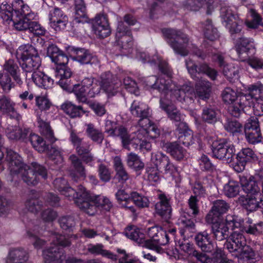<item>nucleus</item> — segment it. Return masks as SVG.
Here are the masks:
<instances>
[{
    "mask_svg": "<svg viewBox=\"0 0 263 263\" xmlns=\"http://www.w3.org/2000/svg\"><path fill=\"white\" fill-rule=\"evenodd\" d=\"M159 201L155 204L156 213L166 221L171 217L172 209L170 203V198L164 194L159 195Z\"/></svg>",
    "mask_w": 263,
    "mask_h": 263,
    "instance_id": "393cba45",
    "label": "nucleus"
},
{
    "mask_svg": "<svg viewBox=\"0 0 263 263\" xmlns=\"http://www.w3.org/2000/svg\"><path fill=\"white\" fill-rule=\"evenodd\" d=\"M236 158L237 162L234 168L236 172H240L245 170L247 162L256 159V156L252 149L244 148L237 154Z\"/></svg>",
    "mask_w": 263,
    "mask_h": 263,
    "instance_id": "b1692460",
    "label": "nucleus"
},
{
    "mask_svg": "<svg viewBox=\"0 0 263 263\" xmlns=\"http://www.w3.org/2000/svg\"><path fill=\"white\" fill-rule=\"evenodd\" d=\"M131 199L135 205L140 208H147L149 206V201L148 198L136 192L131 193Z\"/></svg>",
    "mask_w": 263,
    "mask_h": 263,
    "instance_id": "4d7b16f0",
    "label": "nucleus"
},
{
    "mask_svg": "<svg viewBox=\"0 0 263 263\" xmlns=\"http://www.w3.org/2000/svg\"><path fill=\"white\" fill-rule=\"evenodd\" d=\"M202 28L204 35L206 39L213 41L218 38L217 30L213 26L211 21L207 20Z\"/></svg>",
    "mask_w": 263,
    "mask_h": 263,
    "instance_id": "6e6d98bb",
    "label": "nucleus"
},
{
    "mask_svg": "<svg viewBox=\"0 0 263 263\" xmlns=\"http://www.w3.org/2000/svg\"><path fill=\"white\" fill-rule=\"evenodd\" d=\"M131 114L135 117L141 118L148 117L149 108L143 103L134 101L130 107Z\"/></svg>",
    "mask_w": 263,
    "mask_h": 263,
    "instance_id": "a18cd8bd",
    "label": "nucleus"
},
{
    "mask_svg": "<svg viewBox=\"0 0 263 263\" xmlns=\"http://www.w3.org/2000/svg\"><path fill=\"white\" fill-rule=\"evenodd\" d=\"M151 80L155 83L149 84V86L152 88L157 89L162 95L160 99V108L166 113L167 117L176 126L183 125L184 123L182 122V115L172 103L176 101L181 102L178 99L174 98L175 95H179L180 92L176 88L171 87L173 84V81L169 78L165 79L163 77H160L156 79L155 77H152L147 82Z\"/></svg>",
    "mask_w": 263,
    "mask_h": 263,
    "instance_id": "f03ea898",
    "label": "nucleus"
},
{
    "mask_svg": "<svg viewBox=\"0 0 263 263\" xmlns=\"http://www.w3.org/2000/svg\"><path fill=\"white\" fill-rule=\"evenodd\" d=\"M222 97L224 102L232 104L229 111L235 117H238L245 108L252 105L253 99L249 92L246 94H238L235 89L227 87L222 91Z\"/></svg>",
    "mask_w": 263,
    "mask_h": 263,
    "instance_id": "423d86ee",
    "label": "nucleus"
},
{
    "mask_svg": "<svg viewBox=\"0 0 263 263\" xmlns=\"http://www.w3.org/2000/svg\"><path fill=\"white\" fill-rule=\"evenodd\" d=\"M25 206L28 211L36 213L42 209V204H40L36 198L30 197L26 202Z\"/></svg>",
    "mask_w": 263,
    "mask_h": 263,
    "instance_id": "338daca9",
    "label": "nucleus"
},
{
    "mask_svg": "<svg viewBox=\"0 0 263 263\" xmlns=\"http://www.w3.org/2000/svg\"><path fill=\"white\" fill-rule=\"evenodd\" d=\"M41 65V59L38 55H33L22 62L21 66L24 70L26 72H34L38 69Z\"/></svg>",
    "mask_w": 263,
    "mask_h": 263,
    "instance_id": "de8ad7c7",
    "label": "nucleus"
},
{
    "mask_svg": "<svg viewBox=\"0 0 263 263\" xmlns=\"http://www.w3.org/2000/svg\"><path fill=\"white\" fill-rule=\"evenodd\" d=\"M162 32L167 43L174 52L181 56H186L189 52V40L185 34L181 30L172 28H164Z\"/></svg>",
    "mask_w": 263,
    "mask_h": 263,
    "instance_id": "6e6552de",
    "label": "nucleus"
},
{
    "mask_svg": "<svg viewBox=\"0 0 263 263\" xmlns=\"http://www.w3.org/2000/svg\"><path fill=\"white\" fill-rule=\"evenodd\" d=\"M244 132L246 140L250 144H255L261 141L262 136L260 129Z\"/></svg>",
    "mask_w": 263,
    "mask_h": 263,
    "instance_id": "052dcab7",
    "label": "nucleus"
},
{
    "mask_svg": "<svg viewBox=\"0 0 263 263\" xmlns=\"http://www.w3.org/2000/svg\"><path fill=\"white\" fill-rule=\"evenodd\" d=\"M37 50L32 45L29 44L22 45L16 50V57L22 62L33 55L37 54Z\"/></svg>",
    "mask_w": 263,
    "mask_h": 263,
    "instance_id": "09e8293b",
    "label": "nucleus"
},
{
    "mask_svg": "<svg viewBox=\"0 0 263 263\" xmlns=\"http://www.w3.org/2000/svg\"><path fill=\"white\" fill-rule=\"evenodd\" d=\"M28 259L27 252L21 248L11 249L5 258V263H25Z\"/></svg>",
    "mask_w": 263,
    "mask_h": 263,
    "instance_id": "473e14b6",
    "label": "nucleus"
},
{
    "mask_svg": "<svg viewBox=\"0 0 263 263\" xmlns=\"http://www.w3.org/2000/svg\"><path fill=\"white\" fill-rule=\"evenodd\" d=\"M236 229L232 230L233 232L229 235L224 244V247L230 253L240 250L242 247L246 245V238L241 233L240 229L238 230Z\"/></svg>",
    "mask_w": 263,
    "mask_h": 263,
    "instance_id": "a211bd4d",
    "label": "nucleus"
},
{
    "mask_svg": "<svg viewBox=\"0 0 263 263\" xmlns=\"http://www.w3.org/2000/svg\"><path fill=\"white\" fill-rule=\"evenodd\" d=\"M147 235L149 239L145 238V247L150 249L159 252L161 246H164L168 243V234L158 227L149 228L147 231Z\"/></svg>",
    "mask_w": 263,
    "mask_h": 263,
    "instance_id": "f8f14e48",
    "label": "nucleus"
},
{
    "mask_svg": "<svg viewBox=\"0 0 263 263\" xmlns=\"http://www.w3.org/2000/svg\"><path fill=\"white\" fill-rule=\"evenodd\" d=\"M50 22L51 26L56 31L64 29L68 22L67 16L63 11L55 8L50 12Z\"/></svg>",
    "mask_w": 263,
    "mask_h": 263,
    "instance_id": "cd10ccee",
    "label": "nucleus"
},
{
    "mask_svg": "<svg viewBox=\"0 0 263 263\" xmlns=\"http://www.w3.org/2000/svg\"><path fill=\"white\" fill-rule=\"evenodd\" d=\"M217 116V112L211 106H209L203 108L201 115L203 121L209 124H214L218 120Z\"/></svg>",
    "mask_w": 263,
    "mask_h": 263,
    "instance_id": "3c124183",
    "label": "nucleus"
},
{
    "mask_svg": "<svg viewBox=\"0 0 263 263\" xmlns=\"http://www.w3.org/2000/svg\"><path fill=\"white\" fill-rule=\"evenodd\" d=\"M171 86L172 88L177 89L178 91L179 90L180 93L175 95L174 98L178 99L181 103H191L195 98L204 100L208 99L211 91L210 83L202 79L196 83L195 91L194 90L190 83L180 85L173 82Z\"/></svg>",
    "mask_w": 263,
    "mask_h": 263,
    "instance_id": "20e7f679",
    "label": "nucleus"
},
{
    "mask_svg": "<svg viewBox=\"0 0 263 263\" xmlns=\"http://www.w3.org/2000/svg\"><path fill=\"white\" fill-rule=\"evenodd\" d=\"M29 141L33 147L39 152H45L48 148V145L43 138L35 134H30Z\"/></svg>",
    "mask_w": 263,
    "mask_h": 263,
    "instance_id": "864d4df0",
    "label": "nucleus"
},
{
    "mask_svg": "<svg viewBox=\"0 0 263 263\" xmlns=\"http://www.w3.org/2000/svg\"><path fill=\"white\" fill-rule=\"evenodd\" d=\"M185 65L189 73L194 79H196V78L198 79L199 77L197 76V74H199L200 73H206L212 80H215L217 77L216 71L211 69L205 64L200 65L197 69V66L193 61L191 59H188L186 60Z\"/></svg>",
    "mask_w": 263,
    "mask_h": 263,
    "instance_id": "aec40b11",
    "label": "nucleus"
},
{
    "mask_svg": "<svg viewBox=\"0 0 263 263\" xmlns=\"http://www.w3.org/2000/svg\"><path fill=\"white\" fill-rule=\"evenodd\" d=\"M85 126H86V133L87 136L95 142L102 143L104 139L102 132L95 128L94 125L91 123L86 124Z\"/></svg>",
    "mask_w": 263,
    "mask_h": 263,
    "instance_id": "8fccbe9b",
    "label": "nucleus"
},
{
    "mask_svg": "<svg viewBox=\"0 0 263 263\" xmlns=\"http://www.w3.org/2000/svg\"><path fill=\"white\" fill-rule=\"evenodd\" d=\"M76 204L89 215L95 214L96 206H101L106 211H109L112 207V204L108 198L100 196L94 197L82 185L78 186Z\"/></svg>",
    "mask_w": 263,
    "mask_h": 263,
    "instance_id": "39448f33",
    "label": "nucleus"
},
{
    "mask_svg": "<svg viewBox=\"0 0 263 263\" xmlns=\"http://www.w3.org/2000/svg\"><path fill=\"white\" fill-rule=\"evenodd\" d=\"M125 236L138 245L145 247V238L142 231L135 226L128 227L124 231Z\"/></svg>",
    "mask_w": 263,
    "mask_h": 263,
    "instance_id": "4c0bfd02",
    "label": "nucleus"
},
{
    "mask_svg": "<svg viewBox=\"0 0 263 263\" xmlns=\"http://www.w3.org/2000/svg\"><path fill=\"white\" fill-rule=\"evenodd\" d=\"M133 38L130 31L126 27L124 22L120 21L118 23L116 33V42L123 49L129 48L132 43Z\"/></svg>",
    "mask_w": 263,
    "mask_h": 263,
    "instance_id": "dca6fc26",
    "label": "nucleus"
},
{
    "mask_svg": "<svg viewBox=\"0 0 263 263\" xmlns=\"http://www.w3.org/2000/svg\"><path fill=\"white\" fill-rule=\"evenodd\" d=\"M243 207L248 211L253 212L259 208H263V195H248L243 201Z\"/></svg>",
    "mask_w": 263,
    "mask_h": 263,
    "instance_id": "c9c22d12",
    "label": "nucleus"
},
{
    "mask_svg": "<svg viewBox=\"0 0 263 263\" xmlns=\"http://www.w3.org/2000/svg\"><path fill=\"white\" fill-rule=\"evenodd\" d=\"M12 8L15 12L12 26L17 30H26L29 27L30 21L35 20L36 14L32 12L29 7L22 0H13Z\"/></svg>",
    "mask_w": 263,
    "mask_h": 263,
    "instance_id": "0eeeda50",
    "label": "nucleus"
},
{
    "mask_svg": "<svg viewBox=\"0 0 263 263\" xmlns=\"http://www.w3.org/2000/svg\"><path fill=\"white\" fill-rule=\"evenodd\" d=\"M100 79V85L93 77H89L85 78L80 84L73 86L72 91L79 102L86 103L87 96L94 97L100 92L101 88L109 96H114L118 91L121 85L117 76L109 72L103 73Z\"/></svg>",
    "mask_w": 263,
    "mask_h": 263,
    "instance_id": "f257e3e1",
    "label": "nucleus"
},
{
    "mask_svg": "<svg viewBox=\"0 0 263 263\" xmlns=\"http://www.w3.org/2000/svg\"><path fill=\"white\" fill-rule=\"evenodd\" d=\"M232 256L238 258L240 263H250L256 259V254L249 246L246 245L240 250L231 253Z\"/></svg>",
    "mask_w": 263,
    "mask_h": 263,
    "instance_id": "2f4dec72",
    "label": "nucleus"
},
{
    "mask_svg": "<svg viewBox=\"0 0 263 263\" xmlns=\"http://www.w3.org/2000/svg\"><path fill=\"white\" fill-rule=\"evenodd\" d=\"M224 128L228 132L233 134L241 133L243 130L241 123L236 120L228 121L225 124Z\"/></svg>",
    "mask_w": 263,
    "mask_h": 263,
    "instance_id": "0e129e2a",
    "label": "nucleus"
},
{
    "mask_svg": "<svg viewBox=\"0 0 263 263\" xmlns=\"http://www.w3.org/2000/svg\"><path fill=\"white\" fill-rule=\"evenodd\" d=\"M71 70L67 66L57 67L55 70V78L57 83L64 90H70L71 88Z\"/></svg>",
    "mask_w": 263,
    "mask_h": 263,
    "instance_id": "4be33fe9",
    "label": "nucleus"
},
{
    "mask_svg": "<svg viewBox=\"0 0 263 263\" xmlns=\"http://www.w3.org/2000/svg\"><path fill=\"white\" fill-rule=\"evenodd\" d=\"M116 197L119 204L122 208L130 212L133 214L136 213V210L134 206L129 205L132 200L131 194L129 195L123 190H119L116 194Z\"/></svg>",
    "mask_w": 263,
    "mask_h": 263,
    "instance_id": "79ce46f5",
    "label": "nucleus"
},
{
    "mask_svg": "<svg viewBox=\"0 0 263 263\" xmlns=\"http://www.w3.org/2000/svg\"><path fill=\"white\" fill-rule=\"evenodd\" d=\"M243 219L240 217L232 215H228L225 221L217 222L212 226V232L216 239L219 241L229 238V229L234 230L241 227Z\"/></svg>",
    "mask_w": 263,
    "mask_h": 263,
    "instance_id": "9b49d317",
    "label": "nucleus"
},
{
    "mask_svg": "<svg viewBox=\"0 0 263 263\" xmlns=\"http://www.w3.org/2000/svg\"><path fill=\"white\" fill-rule=\"evenodd\" d=\"M102 230H103V229H101V228H98L97 231L91 229H85L83 230L82 232L86 237L88 238H93L96 236L99 235L102 237H105V239L106 240H109V236L105 232H101Z\"/></svg>",
    "mask_w": 263,
    "mask_h": 263,
    "instance_id": "e2e57ef3",
    "label": "nucleus"
},
{
    "mask_svg": "<svg viewBox=\"0 0 263 263\" xmlns=\"http://www.w3.org/2000/svg\"><path fill=\"white\" fill-rule=\"evenodd\" d=\"M6 160L11 174L20 176L28 185H35L38 183L37 175L44 179L47 177V171L43 166L33 162L30 168L23 163L21 157L11 149L7 150Z\"/></svg>",
    "mask_w": 263,
    "mask_h": 263,
    "instance_id": "7ed1b4c3",
    "label": "nucleus"
},
{
    "mask_svg": "<svg viewBox=\"0 0 263 263\" xmlns=\"http://www.w3.org/2000/svg\"><path fill=\"white\" fill-rule=\"evenodd\" d=\"M229 208V204L223 200H217L214 201L212 207V211H214L218 216L226 213Z\"/></svg>",
    "mask_w": 263,
    "mask_h": 263,
    "instance_id": "bf43d9fd",
    "label": "nucleus"
},
{
    "mask_svg": "<svg viewBox=\"0 0 263 263\" xmlns=\"http://www.w3.org/2000/svg\"><path fill=\"white\" fill-rule=\"evenodd\" d=\"M73 237L77 238L76 235L70 234L62 235L55 234L52 235L54 247H52L43 251V255L44 259V263H61L65 258L59 246L65 247L70 245L69 238Z\"/></svg>",
    "mask_w": 263,
    "mask_h": 263,
    "instance_id": "1a4fd4ad",
    "label": "nucleus"
},
{
    "mask_svg": "<svg viewBox=\"0 0 263 263\" xmlns=\"http://www.w3.org/2000/svg\"><path fill=\"white\" fill-rule=\"evenodd\" d=\"M75 20L77 22H81V18L86 16V7L83 0H74Z\"/></svg>",
    "mask_w": 263,
    "mask_h": 263,
    "instance_id": "5fc2aeb1",
    "label": "nucleus"
},
{
    "mask_svg": "<svg viewBox=\"0 0 263 263\" xmlns=\"http://www.w3.org/2000/svg\"><path fill=\"white\" fill-rule=\"evenodd\" d=\"M105 132L110 136L119 137L121 139L123 146L127 145L128 133L126 129L123 126L117 127L116 123L110 120H106L105 125Z\"/></svg>",
    "mask_w": 263,
    "mask_h": 263,
    "instance_id": "bb28decb",
    "label": "nucleus"
},
{
    "mask_svg": "<svg viewBox=\"0 0 263 263\" xmlns=\"http://www.w3.org/2000/svg\"><path fill=\"white\" fill-rule=\"evenodd\" d=\"M29 131L28 129H22L17 126H9L6 130L7 137L11 140L25 139Z\"/></svg>",
    "mask_w": 263,
    "mask_h": 263,
    "instance_id": "c03bdc74",
    "label": "nucleus"
},
{
    "mask_svg": "<svg viewBox=\"0 0 263 263\" xmlns=\"http://www.w3.org/2000/svg\"><path fill=\"white\" fill-rule=\"evenodd\" d=\"M151 161L155 167L159 169V171L164 175L171 177L176 182L180 180L178 167L173 164L166 155L159 151L153 152L151 154Z\"/></svg>",
    "mask_w": 263,
    "mask_h": 263,
    "instance_id": "9d476101",
    "label": "nucleus"
},
{
    "mask_svg": "<svg viewBox=\"0 0 263 263\" xmlns=\"http://www.w3.org/2000/svg\"><path fill=\"white\" fill-rule=\"evenodd\" d=\"M162 147L176 160H182L186 154L185 149L177 142L163 143Z\"/></svg>",
    "mask_w": 263,
    "mask_h": 263,
    "instance_id": "f704fd0d",
    "label": "nucleus"
},
{
    "mask_svg": "<svg viewBox=\"0 0 263 263\" xmlns=\"http://www.w3.org/2000/svg\"><path fill=\"white\" fill-rule=\"evenodd\" d=\"M31 79L36 86L45 89L51 88L53 85V80L41 71L33 72Z\"/></svg>",
    "mask_w": 263,
    "mask_h": 263,
    "instance_id": "e433bc0d",
    "label": "nucleus"
},
{
    "mask_svg": "<svg viewBox=\"0 0 263 263\" xmlns=\"http://www.w3.org/2000/svg\"><path fill=\"white\" fill-rule=\"evenodd\" d=\"M69 159L74 168V172L70 174L72 179L77 182L81 178H85V170L80 160L74 155H71Z\"/></svg>",
    "mask_w": 263,
    "mask_h": 263,
    "instance_id": "ea45409f",
    "label": "nucleus"
},
{
    "mask_svg": "<svg viewBox=\"0 0 263 263\" xmlns=\"http://www.w3.org/2000/svg\"><path fill=\"white\" fill-rule=\"evenodd\" d=\"M53 184L54 187L69 200H73L76 203L78 189L77 191H75L71 187L67 186V181L63 178H57L54 180Z\"/></svg>",
    "mask_w": 263,
    "mask_h": 263,
    "instance_id": "7c9ffc66",
    "label": "nucleus"
},
{
    "mask_svg": "<svg viewBox=\"0 0 263 263\" xmlns=\"http://www.w3.org/2000/svg\"><path fill=\"white\" fill-rule=\"evenodd\" d=\"M237 229L247 234L257 235L263 233V223L253 224L252 220L249 218L245 222L243 220L241 227Z\"/></svg>",
    "mask_w": 263,
    "mask_h": 263,
    "instance_id": "a19ab883",
    "label": "nucleus"
},
{
    "mask_svg": "<svg viewBox=\"0 0 263 263\" xmlns=\"http://www.w3.org/2000/svg\"><path fill=\"white\" fill-rule=\"evenodd\" d=\"M15 103L10 97L2 95L0 96V112L6 114L11 118L18 120L20 115L14 108Z\"/></svg>",
    "mask_w": 263,
    "mask_h": 263,
    "instance_id": "c85d7f7f",
    "label": "nucleus"
},
{
    "mask_svg": "<svg viewBox=\"0 0 263 263\" xmlns=\"http://www.w3.org/2000/svg\"><path fill=\"white\" fill-rule=\"evenodd\" d=\"M250 14L252 17V20L246 22V25L250 28L255 29L258 27L259 25L263 26V23L261 21L260 16L254 10H251Z\"/></svg>",
    "mask_w": 263,
    "mask_h": 263,
    "instance_id": "69168bd1",
    "label": "nucleus"
},
{
    "mask_svg": "<svg viewBox=\"0 0 263 263\" xmlns=\"http://www.w3.org/2000/svg\"><path fill=\"white\" fill-rule=\"evenodd\" d=\"M212 59L218 63L219 66L222 68V71L227 79L231 82H234L238 78V68L233 63L224 64V58L222 54L215 53L212 55Z\"/></svg>",
    "mask_w": 263,
    "mask_h": 263,
    "instance_id": "f3484780",
    "label": "nucleus"
},
{
    "mask_svg": "<svg viewBox=\"0 0 263 263\" xmlns=\"http://www.w3.org/2000/svg\"><path fill=\"white\" fill-rule=\"evenodd\" d=\"M92 30L100 38H104L110 35L111 29L106 15L98 14L95 17L92 23Z\"/></svg>",
    "mask_w": 263,
    "mask_h": 263,
    "instance_id": "6ab92c4d",
    "label": "nucleus"
},
{
    "mask_svg": "<svg viewBox=\"0 0 263 263\" xmlns=\"http://www.w3.org/2000/svg\"><path fill=\"white\" fill-rule=\"evenodd\" d=\"M61 108L71 118L80 117L86 112L81 106H77L69 101L64 102Z\"/></svg>",
    "mask_w": 263,
    "mask_h": 263,
    "instance_id": "37998d69",
    "label": "nucleus"
},
{
    "mask_svg": "<svg viewBox=\"0 0 263 263\" xmlns=\"http://www.w3.org/2000/svg\"><path fill=\"white\" fill-rule=\"evenodd\" d=\"M220 16L232 36L240 32L243 22L233 13L230 7H223L221 8Z\"/></svg>",
    "mask_w": 263,
    "mask_h": 263,
    "instance_id": "ddd939ff",
    "label": "nucleus"
},
{
    "mask_svg": "<svg viewBox=\"0 0 263 263\" xmlns=\"http://www.w3.org/2000/svg\"><path fill=\"white\" fill-rule=\"evenodd\" d=\"M240 186L238 182L229 180L223 189V194L227 197L232 198L236 196L239 193Z\"/></svg>",
    "mask_w": 263,
    "mask_h": 263,
    "instance_id": "603ef678",
    "label": "nucleus"
},
{
    "mask_svg": "<svg viewBox=\"0 0 263 263\" xmlns=\"http://www.w3.org/2000/svg\"><path fill=\"white\" fill-rule=\"evenodd\" d=\"M213 156L217 159H224L227 162L232 161L234 156L235 148L226 140L214 142L212 145Z\"/></svg>",
    "mask_w": 263,
    "mask_h": 263,
    "instance_id": "4468645a",
    "label": "nucleus"
},
{
    "mask_svg": "<svg viewBox=\"0 0 263 263\" xmlns=\"http://www.w3.org/2000/svg\"><path fill=\"white\" fill-rule=\"evenodd\" d=\"M0 85L6 93L9 92L13 86L10 77L4 72L0 71Z\"/></svg>",
    "mask_w": 263,
    "mask_h": 263,
    "instance_id": "680f3d73",
    "label": "nucleus"
},
{
    "mask_svg": "<svg viewBox=\"0 0 263 263\" xmlns=\"http://www.w3.org/2000/svg\"><path fill=\"white\" fill-rule=\"evenodd\" d=\"M76 56L73 60L82 64H93L98 63L97 57L92 55L88 50L84 49L76 50Z\"/></svg>",
    "mask_w": 263,
    "mask_h": 263,
    "instance_id": "58836bf2",
    "label": "nucleus"
},
{
    "mask_svg": "<svg viewBox=\"0 0 263 263\" xmlns=\"http://www.w3.org/2000/svg\"><path fill=\"white\" fill-rule=\"evenodd\" d=\"M127 164L129 167L135 170H141L144 167V164L140 160L138 156L132 153L127 156Z\"/></svg>",
    "mask_w": 263,
    "mask_h": 263,
    "instance_id": "13d9d810",
    "label": "nucleus"
},
{
    "mask_svg": "<svg viewBox=\"0 0 263 263\" xmlns=\"http://www.w3.org/2000/svg\"><path fill=\"white\" fill-rule=\"evenodd\" d=\"M195 239L197 246L204 252H212L217 247L211 240L209 235L206 231L198 233Z\"/></svg>",
    "mask_w": 263,
    "mask_h": 263,
    "instance_id": "72a5a7b5",
    "label": "nucleus"
},
{
    "mask_svg": "<svg viewBox=\"0 0 263 263\" xmlns=\"http://www.w3.org/2000/svg\"><path fill=\"white\" fill-rule=\"evenodd\" d=\"M235 48L239 57L244 54L248 55L254 50V40L243 36L239 37L236 41Z\"/></svg>",
    "mask_w": 263,
    "mask_h": 263,
    "instance_id": "c756f323",
    "label": "nucleus"
},
{
    "mask_svg": "<svg viewBox=\"0 0 263 263\" xmlns=\"http://www.w3.org/2000/svg\"><path fill=\"white\" fill-rule=\"evenodd\" d=\"M218 0H186L183 4L185 10L197 11L203 8L206 9L208 14H211L214 8V4Z\"/></svg>",
    "mask_w": 263,
    "mask_h": 263,
    "instance_id": "412c9836",
    "label": "nucleus"
},
{
    "mask_svg": "<svg viewBox=\"0 0 263 263\" xmlns=\"http://www.w3.org/2000/svg\"><path fill=\"white\" fill-rule=\"evenodd\" d=\"M239 182L243 191L248 195H258L260 194V187L253 176H239Z\"/></svg>",
    "mask_w": 263,
    "mask_h": 263,
    "instance_id": "5701e85b",
    "label": "nucleus"
},
{
    "mask_svg": "<svg viewBox=\"0 0 263 263\" xmlns=\"http://www.w3.org/2000/svg\"><path fill=\"white\" fill-rule=\"evenodd\" d=\"M198 199L195 196H191L188 200V205L190 210V216L196 217L199 213Z\"/></svg>",
    "mask_w": 263,
    "mask_h": 263,
    "instance_id": "774afa93",
    "label": "nucleus"
},
{
    "mask_svg": "<svg viewBox=\"0 0 263 263\" xmlns=\"http://www.w3.org/2000/svg\"><path fill=\"white\" fill-rule=\"evenodd\" d=\"M36 116L41 133L47 138H49L51 141H54L55 139L53 137V133L51 129L49 123L46 121L45 115L41 116L39 115V112H37Z\"/></svg>",
    "mask_w": 263,
    "mask_h": 263,
    "instance_id": "49530a36",
    "label": "nucleus"
},
{
    "mask_svg": "<svg viewBox=\"0 0 263 263\" xmlns=\"http://www.w3.org/2000/svg\"><path fill=\"white\" fill-rule=\"evenodd\" d=\"M148 138L142 133H134L127 135V145L124 147L129 149V145H132L135 149H139L142 152H148L152 148L151 143L146 140Z\"/></svg>",
    "mask_w": 263,
    "mask_h": 263,
    "instance_id": "2eb2a0df",
    "label": "nucleus"
},
{
    "mask_svg": "<svg viewBox=\"0 0 263 263\" xmlns=\"http://www.w3.org/2000/svg\"><path fill=\"white\" fill-rule=\"evenodd\" d=\"M247 90L253 99L251 106L254 108L259 107L263 111V84L257 82L250 85Z\"/></svg>",
    "mask_w": 263,
    "mask_h": 263,
    "instance_id": "a878e982",
    "label": "nucleus"
}]
</instances>
